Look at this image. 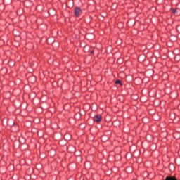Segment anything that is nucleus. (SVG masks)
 Segmentation results:
<instances>
[{"mask_svg":"<svg viewBox=\"0 0 180 180\" xmlns=\"http://www.w3.org/2000/svg\"><path fill=\"white\" fill-rule=\"evenodd\" d=\"M82 10L79 7H75L74 9V16L75 18H79Z\"/></svg>","mask_w":180,"mask_h":180,"instance_id":"1","label":"nucleus"},{"mask_svg":"<svg viewBox=\"0 0 180 180\" xmlns=\"http://www.w3.org/2000/svg\"><path fill=\"white\" fill-rule=\"evenodd\" d=\"M93 121L96 123H101L102 122V115L101 114L96 115L93 117Z\"/></svg>","mask_w":180,"mask_h":180,"instance_id":"2","label":"nucleus"},{"mask_svg":"<svg viewBox=\"0 0 180 180\" xmlns=\"http://www.w3.org/2000/svg\"><path fill=\"white\" fill-rule=\"evenodd\" d=\"M70 150H72V151H75V148H74V146H69L68 147V151H70Z\"/></svg>","mask_w":180,"mask_h":180,"instance_id":"3","label":"nucleus"},{"mask_svg":"<svg viewBox=\"0 0 180 180\" xmlns=\"http://www.w3.org/2000/svg\"><path fill=\"white\" fill-rule=\"evenodd\" d=\"M115 84L120 85V86H122V85H123V84H122V81H120V80H116Z\"/></svg>","mask_w":180,"mask_h":180,"instance_id":"4","label":"nucleus"},{"mask_svg":"<svg viewBox=\"0 0 180 180\" xmlns=\"http://www.w3.org/2000/svg\"><path fill=\"white\" fill-rule=\"evenodd\" d=\"M172 13H176V9L172 8Z\"/></svg>","mask_w":180,"mask_h":180,"instance_id":"5","label":"nucleus"},{"mask_svg":"<svg viewBox=\"0 0 180 180\" xmlns=\"http://www.w3.org/2000/svg\"><path fill=\"white\" fill-rule=\"evenodd\" d=\"M31 78H34V82H36V77H34L33 76L29 78V81H30Z\"/></svg>","mask_w":180,"mask_h":180,"instance_id":"6","label":"nucleus"},{"mask_svg":"<svg viewBox=\"0 0 180 180\" xmlns=\"http://www.w3.org/2000/svg\"><path fill=\"white\" fill-rule=\"evenodd\" d=\"M94 53H95V51H94V50H91V51H90V54H94Z\"/></svg>","mask_w":180,"mask_h":180,"instance_id":"7","label":"nucleus"}]
</instances>
